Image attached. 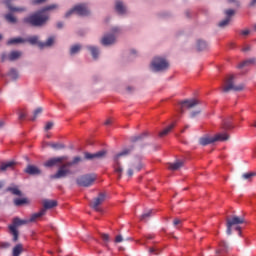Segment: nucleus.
<instances>
[{
	"label": "nucleus",
	"instance_id": "obj_44",
	"mask_svg": "<svg viewBox=\"0 0 256 256\" xmlns=\"http://www.w3.org/2000/svg\"><path fill=\"white\" fill-rule=\"evenodd\" d=\"M154 238H155V235L149 234V235L146 236V238L140 240L138 243H139L140 245H146V242H145L146 239H154Z\"/></svg>",
	"mask_w": 256,
	"mask_h": 256
},
{
	"label": "nucleus",
	"instance_id": "obj_53",
	"mask_svg": "<svg viewBox=\"0 0 256 256\" xmlns=\"http://www.w3.org/2000/svg\"><path fill=\"white\" fill-rule=\"evenodd\" d=\"M180 224H181V220H179L178 218H176V219L173 221L174 227H177V225H180Z\"/></svg>",
	"mask_w": 256,
	"mask_h": 256
},
{
	"label": "nucleus",
	"instance_id": "obj_20",
	"mask_svg": "<svg viewBox=\"0 0 256 256\" xmlns=\"http://www.w3.org/2000/svg\"><path fill=\"white\" fill-rule=\"evenodd\" d=\"M106 152L104 150L96 152L94 154H91L89 152L85 153V159H103V157H105Z\"/></svg>",
	"mask_w": 256,
	"mask_h": 256
},
{
	"label": "nucleus",
	"instance_id": "obj_63",
	"mask_svg": "<svg viewBox=\"0 0 256 256\" xmlns=\"http://www.w3.org/2000/svg\"><path fill=\"white\" fill-rule=\"evenodd\" d=\"M254 127H256V121L254 122Z\"/></svg>",
	"mask_w": 256,
	"mask_h": 256
},
{
	"label": "nucleus",
	"instance_id": "obj_57",
	"mask_svg": "<svg viewBox=\"0 0 256 256\" xmlns=\"http://www.w3.org/2000/svg\"><path fill=\"white\" fill-rule=\"evenodd\" d=\"M19 119H25V113H21Z\"/></svg>",
	"mask_w": 256,
	"mask_h": 256
},
{
	"label": "nucleus",
	"instance_id": "obj_36",
	"mask_svg": "<svg viewBox=\"0 0 256 256\" xmlns=\"http://www.w3.org/2000/svg\"><path fill=\"white\" fill-rule=\"evenodd\" d=\"M227 252V243L221 242L219 245V249L216 251L217 255H221V253Z\"/></svg>",
	"mask_w": 256,
	"mask_h": 256
},
{
	"label": "nucleus",
	"instance_id": "obj_61",
	"mask_svg": "<svg viewBox=\"0 0 256 256\" xmlns=\"http://www.w3.org/2000/svg\"><path fill=\"white\" fill-rule=\"evenodd\" d=\"M230 3H233V1H235V0H228Z\"/></svg>",
	"mask_w": 256,
	"mask_h": 256
},
{
	"label": "nucleus",
	"instance_id": "obj_42",
	"mask_svg": "<svg viewBox=\"0 0 256 256\" xmlns=\"http://www.w3.org/2000/svg\"><path fill=\"white\" fill-rule=\"evenodd\" d=\"M41 113H43V108H37L34 111V115L32 117V121H35V119H37L38 115H41Z\"/></svg>",
	"mask_w": 256,
	"mask_h": 256
},
{
	"label": "nucleus",
	"instance_id": "obj_12",
	"mask_svg": "<svg viewBox=\"0 0 256 256\" xmlns=\"http://www.w3.org/2000/svg\"><path fill=\"white\" fill-rule=\"evenodd\" d=\"M94 181H95L94 175H85L77 179V183L78 185H80V187H90V185H93Z\"/></svg>",
	"mask_w": 256,
	"mask_h": 256
},
{
	"label": "nucleus",
	"instance_id": "obj_51",
	"mask_svg": "<svg viewBox=\"0 0 256 256\" xmlns=\"http://www.w3.org/2000/svg\"><path fill=\"white\" fill-rule=\"evenodd\" d=\"M250 33H251V31L248 30V29H245V30L241 31V35H243L244 37H247V35H249Z\"/></svg>",
	"mask_w": 256,
	"mask_h": 256
},
{
	"label": "nucleus",
	"instance_id": "obj_1",
	"mask_svg": "<svg viewBox=\"0 0 256 256\" xmlns=\"http://www.w3.org/2000/svg\"><path fill=\"white\" fill-rule=\"evenodd\" d=\"M57 5L53 4L48 7H45L44 9L26 17L24 19L25 23H28L29 25H32V27H43L49 21V12L52 9H57Z\"/></svg>",
	"mask_w": 256,
	"mask_h": 256
},
{
	"label": "nucleus",
	"instance_id": "obj_18",
	"mask_svg": "<svg viewBox=\"0 0 256 256\" xmlns=\"http://www.w3.org/2000/svg\"><path fill=\"white\" fill-rule=\"evenodd\" d=\"M4 3L12 13H23L26 11L25 7H13V0H5Z\"/></svg>",
	"mask_w": 256,
	"mask_h": 256
},
{
	"label": "nucleus",
	"instance_id": "obj_15",
	"mask_svg": "<svg viewBox=\"0 0 256 256\" xmlns=\"http://www.w3.org/2000/svg\"><path fill=\"white\" fill-rule=\"evenodd\" d=\"M105 199H107V195L105 193H100L98 197L91 201V207L95 209V211H99V205L104 203Z\"/></svg>",
	"mask_w": 256,
	"mask_h": 256
},
{
	"label": "nucleus",
	"instance_id": "obj_29",
	"mask_svg": "<svg viewBox=\"0 0 256 256\" xmlns=\"http://www.w3.org/2000/svg\"><path fill=\"white\" fill-rule=\"evenodd\" d=\"M30 43V45H38L39 47V43H42L41 41H39V36H30L27 39H25V43Z\"/></svg>",
	"mask_w": 256,
	"mask_h": 256
},
{
	"label": "nucleus",
	"instance_id": "obj_27",
	"mask_svg": "<svg viewBox=\"0 0 256 256\" xmlns=\"http://www.w3.org/2000/svg\"><path fill=\"white\" fill-rule=\"evenodd\" d=\"M86 49L90 51L93 59H99V48L97 46H87Z\"/></svg>",
	"mask_w": 256,
	"mask_h": 256
},
{
	"label": "nucleus",
	"instance_id": "obj_50",
	"mask_svg": "<svg viewBox=\"0 0 256 256\" xmlns=\"http://www.w3.org/2000/svg\"><path fill=\"white\" fill-rule=\"evenodd\" d=\"M115 243H123V236L121 235L116 236Z\"/></svg>",
	"mask_w": 256,
	"mask_h": 256
},
{
	"label": "nucleus",
	"instance_id": "obj_34",
	"mask_svg": "<svg viewBox=\"0 0 256 256\" xmlns=\"http://www.w3.org/2000/svg\"><path fill=\"white\" fill-rule=\"evenodd\" d=\"M175 127V124H171L170 126L166 127L163 131L159 133V137H165L171 133V130Z\"/></svg>",
	"mask_w": 256,
	"mask_h": 256
},
{
	"label": "nucleus",
	"instance_id": "obj_56",
	"mask_svg": "<svg viewBox=\"0 0 256 256\" xmlns=\"http://www.w3.org/2000/svg\"><path fill=\"white\" fill-rule=\"evenodd\" d=\"M113 121L111 119H108L105 121L104 125H111Z\"/></svg>",
	"mask_w": 256,
	"mask_h": 256
},
{
	"label": "nucleus",
	"instance_id": "obj_59",
	"mask_svg": "<svg viewBox=\"0 0 256 256\" xmlns=\"http://www.w3.org/2000/svg\"><path fill=\"white\" fill-rule=\"evenodd\" d=\"M5 185V182H0V189Z\"/></svg>",
	"mask_w": 256,
	"mask_h": 256
},
{
	"label": "nucleus",
	"instance_id": "obj_4",
	"mask_svg": "<svg viewBox=\"0 0 256 256\" xmlns=\"http://www.w3.org/2000/svg\"><path fill=\"white\" fill-rule=\"evenodd\" d=\"M131 153V149H125L122 152L116 154L113 158V167L116 175H118L119 178L123 175V167L121 166V159L123 157H127Z\"/></svg>",
	"mask_w": 256,
	"mask_h": 256
},
{
	"label": "nucleus",
	"instance_id": "obj_28",
	"mask_svg": "<svg viewBox=\"0 0 256 256\" xmlns=\"http://www.w3.org/2000/svg\"><path fill=\"white\" fill-rule=\"evenodd\" d=\"M55 44V37L51 36L49 37L46 42L39 43L40 49H43V47H52V45Z\"/></svg>",
	"mask_w": 256,
	"mask_h": 256
},
{
	"label": "nucleus",
	"instance_id": "obj_46",
	"mask_svg": "<svg viewBox=\"0 0 256 256\" xmlns=\"http://www.w3.org/2000/svg\"><path fill=\"white\" fill-rule=\"evenodd\" d=\"M152 213H153V210H149L148 212L142 214L141 220H142V221H145V219H146L147 217H150Z\"/></svg>",
	"mask_w": 256,
	"mask_h": 256
},
{
	"label": "nucleus",
	"instance_id": "obj_35",
	"mask_svg": "<svg viewBox=\"0 0 256 256\" xmlns=\"http://www.w3.org/2000/svg\"><path fill=\"white\" fill-rule=\"evenodd\" d=\"M8 77L15 81V79H19V72H17L15 69H10L8 72Z\"/></svg>",
	"mask_w": 256,
	"mask_h": 256
},
{
	"label": "nucleus",
	"instance_id": "obj_21",
	"mask_svg": "<svg viewBox=\"0 0 256 256\" xmlns=\"http://www.w3.org/2000/svg\"><path fill=\"white\" fill-rule=\"evenodd\" d=\"M133 169L136 171H141V169H143V164L141 162H137L136 164H129V168L127 170L128 177H133Z\"/></svg>",
	"mask_w": 256,
	"mask_h": 256
},
{
	"label": "nucleus",
	"instance_id": "obj_19",
	"mask_svg": "<svg viewBox=\"0 0 256 256\" xmlns=\"http://www.w3.org/2000/svg\"><path fill=\"white\" fill-rule=\"evenodd\" d=\"M195 49L197 51H207L209 49V43L203 39L196 40Z\"/></svg>",
	"mask_w": 256,
	"mask_h": 256
},
{
	"label": "nucleus",
	"instance_id": "obj_30",
	"mask_svg": "<svg viewBox=\"0 0 256 256\" xmlns=\"http://www.w3.org/2000/svg\"><path fill=\"white\" fill-rule=\"evenodd\" d=\"M25 41L26 40L21 37L11 38L7 41V45H19L21 43H25Z\"/></svg>",
	"mask_w": 256,
	"mask_h": 256
},
{
	"label": "nucleus",
	"instance_id": "obj_2",
	"mask_svg": "<svg viewBox=\"0 0 256 256\" xmlns=\"http://www.w3.org/2000/svg\"><path fill=\"white\" fill-rule=\"evenodd\" d=\"M121 33H123V28H121V26H112L110 32L105 33L101 37L100 43L103 47H111L117 43V37H119Z\"/></svg>",
	"mask_w": 256,
	"mask_h": 256
},
{
	"label": "nucleus",
	"instance_id": "obj_8",
	"mask_svg": "<svg viewBox=\"0 0 256 256\" xmlns=\"http://www.w3.org/2000/svg\"><path fill=\"white\" fill-rule=\"evenodd\" d=\"M29 220H21L20 218H14L12 224L9 226L10 233L13 235V241H17L19 239V231L17 230L18 227L21 225H27Z\"/></svg>",
	"mask_w": 256,
	"mask_h": 256
},
{
	"label": "nucleus",
	"instance_id": "obj_43",
	"mask_svg": "<svg viewBox=\"0 0 256 256\" xmlns=\"http://www.w3.org/2000/svg\"><path fill=\"white\" fill-rule=\"evenodd\" d=\"M256 173L255 172H249V173H245L242 175L243 179H246L248 181H250V179L252 177H255Z\"/></svg>",
	"mask_w": 256,
	"mask_h": 256
},
{
	"label": "nucleus",
	"instance_id": "obj_16",
	"mask_svg": "<svg viewBox=\"0 0 256 256\" xmlns=\"http://www.w3.org/2000/svg\"><path fill=\"white\" fill-rule=\"evenodd\" d=\"M115 11L118 15H127L129 10L127 9V5L121 0L115 1Z\"/></svg>",
	"mask_w": 256,
	"mask_h": 256
},
{
	"label": "nucleus",
	"instance_id": "obj_47",
	"mask_svg": "<svg viewBox=\"0 0 256 256\" xmlns=\"http://www.w3.org/2000/svg\"><path fill=\"white\" fill-rule=\"evenodd\" d=\"M130 55L132 56V57H137V55H139V51L137 50V49H130Z\"/></svg>",
	"mask_w": 256,
	"mask_h": 256
},
{
	"label": "nucleus",
	"instance_id": "obj_54",
	"mask_svg": "<svg viewBox=\"0 0 256 256\" xmlns=\"http://www.w3.org/2000/svg\"><path fill=\"white\" fill-rule=\"evenodd\" d=\"M45 1H47V0H34V3H35L36 5H39V4H41V3H45Z\"/></svg>",
	"mask_w": 256,
	"mask_h": 256
},
{
	"label": "nucleus",
	"instance_id": "obj_17",
	"mask_svg": "<svg viewBox=\"0 0 256 256\" xmlns=\"http://www.w3.org/2000/svg\"><path fill=\"white\" fill-rule=\"evenodd\" d=\"M226 18L219 23V27H227L231 23V17L235 15V10L228 9L225 11Z\"/></svg>",
	"mask_w": 256,
	"mask_h": 256
},
{
	"label": "nucleus",
	"instance_id": "obj_6",
	"mask_svg": "<svg viewBox=\"0 0 256 256\" xmlns=\"http://www.w3.org/2000/svg\"><path fill=\"white\" fill-rule=\"evenodd\" d=\"M245 220L238 216H233L232 218L227 219V235H231V230L234 228L236 231H239V235H241V227L239 225L243 224Z\"/></svg>",
	"mask_w": 256,
	"mask_h": 256
},
{
	"label": "nucleus",
	"instance_id": "obj_26",
	"mask_svg": "<svg viewBox=\"0 0 256 256\" xmlns=\"http://www.w3.org/2000/svg\"><path fill=\"white\" fill-rule=\"evenodd\" d=\"M43 215H45V209H41L39 212L32 214L28 221L29 223H35L37 219L43 217Z\"/></svg>",
	"mask_w": 256,
	"mask_h": 256
},
{
	"label": "nucleus",
	"instance_id": "obj_48",
	"mask_svg": "<svg viewBox=\"0 0 256 256\" xmlns=\"http://www.w3.org/2000/svg\"><path fill=\"white\" fill-rule=\"evenodd\" d=\"M53 122H48L46 125H45V131H51V129H53Z\"/></svg>",
	"mask_w": 256,
	"mask_h": 256
},
{
	"label": "nucleus",
	"instance_id": "obj_52",
	"mask_svg": "<svg viewBox=\"0 0 256 256\" xmlns=\"http://www.w3.org/2000/svg\"><path fill=\"white\" fill-rule=\"evenodd\" d=\"M102 240L105 242V243H109V236L107 234H102Z\"/></svg>",
	"mask_w": 256,
	"mask_h": 256
},
{
	"label": "nucleus",
	"instance_id": "obj_3",
	"mask_svg": "<svg viewBox=\"0 0 256 256\" xmlns=\"http://www.w3.org/2000/svg\"><path fill=\"white\" fill-rule=\"evenodd\" d=\"M150 69L154 71V73L167 71V69H169V61L163 56H156L150 63Z\"/></svg>",
	"mask_w": 256,
	"mask_h": 256
},
{
	"label": "nucleus",
	"instance_id": "obj_31",
	"mask_svg": "<svg viewBox=\"0 0 256 256\" xmlns=\"http://www.w3.org/2000/svg\"><path fill=\"white\" fill-rule=\"evenodd\" d=\"M48 147H51V149H54L55 151H59L61 149H65V145L63 143H55V142H50L48 143Z\"/></svg>",
	"mask_w": 256,
	"mask_h": 256
},
{
	"label": "nucleus",
	"instance_id": "obj_62",
	"mask_svg": "<svg viewBox=\"0 0 256 256\" xmlns=\"http://www.w3.org/2000/svg\"><path fill=\"white\" fill-rule=\"evenodd\" d=\"M0 39H3V36L0 34Z\"/></svg>",
	"mask_w": 256,
	"mask_h": 256
},
{
	"label": "nucleus",
	"instance_id": "obj_23",
	"mask_svg": "<svg viewBox=\"0 0 256 256\" xmlns=\"http://www.w3.org/2000/svg\"><path fill=\"white\" fill-rule=\"evenodd\" d=\"M28 175H41V170L37 166L28 165L25 169Z\"/></svg>",
	"mask_w": 256,
	"mask_h": 256
},
{
	"label": "nucleus",
	"instance_id": "obj_11",
	"mask_svg": "<svg viewBox=\"0 0 256 256\" xmlns=\"http://www.w3.org/2000/svg\"><path fill=\"white\" fill-rule=\"evenodd\" d=\"M66 160L65 156L50 158L44 163V167H61Z\"/></svg>",
	"mask_w": 256,
	"mask_h": 256
},
{
	"label": "nucleus",
	"instance_id": "obj_64",
	"mask_svg": "<svg viewBox=\"0 0 256 256\" xmlns=\"http://www.w3.org/2000/svg\"><path fill=\"white\" fill-rule=\"evenodd\" d=\"M255 29H256V25H255Z\"/></svg>",
	"mask_w": 256,
	"mask_h": 256
},
{
	"label": "nucleus",
	"instance_id": "obj_60",
	"mask_svg": "<svg viewBox=\"0 0 256 256\" xmlns=\"http://www.w3.org/2000/svg\"><path fill=\"white\" fill-rule=\"evenodd\" d=\"M256 0H252L251 5H255Z\"/></svg>",
	"mask_w": 256,
	"mask_h": 256
},
{
	"label": "nucleus",
	"instance_id": "obj_13",
	"mask_svg": "<svg viewBox=\"0 0 256 256\" xmlns=\"http://www.w3.org/2000/svg\"><path fill=\"white\" fill-rule=\"evenodd\" d=\"M23 53L21 51H12L9 54L3 53L1 55L2 61H17L22 57Z\"/></svg>",
	"mask_w": 256,
	"mask_h": 256
},
{
	"label": "nucleus",
	"instance_id": "obj_39",
	"mask_svg": "<svg viewBox=\"0 0 256 256\" xmlns=\"http://www.w3.org/2000/svg\"><path fill=\"white\" fill-rule=\"evenodd\" d=\"M25 203H27V198H17L14 200V205H16L17 207L25 205Z\"/></svg>",
	"mask_w": 256,
	"mask_h": 256
},
{
	"label": "nucleus",
	"instance_id": "obj_14",
	"mask_svg": "<svg viewBox=\"0 0 256 256\" xmlns=\"http://www.w3.org/2000/svg\"><path fill=\"white\" fill-rule=\"evenodd\" d=\"M197 105H199V100L197 99L185 100L180 103V112L183 113L185 109H193Z\"/></svg>",
	"mask_w": 256,
	"mask_h": 256
},
{
	"label": "nucleus",
	"instance_id": "obj_41",
	"mask_svg": "<svg viewBox=\"0 0 256 256\" xmlns=\"http://www.w3.org/2000/svg\"><path fill=\"white\" fill-rule=\"evenodd\" d=\"M148 251L150 255H159V253H161V250L157 247H151Z\"/></svg>",
	"mask_w": 256,
	"mask_h": 256
},
{
	"label": "nucleus",
	"instance_id": "obj_45",
	"mask_svg": "<svg viewBox=\"0 0 256 256\" xmlns=\"http://www.w3.org/2000/svg\"><path fill=\"white\" fill-rule=\"evenodd\" d=\"M80 161H81V157L77 156V157H75V158L73 159L72 162H69V163H67V164H68L69 167H71V165H77V163H80Z\"/></svg>",
	"mask_w": 256,
	"mask_h": 256
},
{
	"label": "nucleus",
	"instance_id": "obj_55",
	"mask_svg": "<svg viewBox=\"0 0 256 256\" xmlns=\"http://www.w3.org/2000/svg\"><path fill=\"white\" fill-rule=\"evenodd\" d=\"M3 127H5V121L0 120V129H3Z\"/></svg>",
	"mask_w": 256,
	"mask_h": 256
},
{
	"label": "nucleus",
	"instance_id": "obj_5",
	"mask_svg": "<svg viewBox=\"0 0 256 256\" xmlns=\"http://www.w3.org/2000/svg\"><path fill=\"white\" fill-rule=\"evenodd\" d=\"M222 89L224 93H227L229 91H243L245 89V85L243 84L235 85V76L230 75L226 78Z\"/></svg>",
	"mask_w": 256,
	"mask_h": 256
},
{
	"label": "nucleus",
	"instance_id": "obj_37",
	"mask_svg": "<svg viewBox=\"0 0 256 256\" xmlns=\"http://www.w3.org/2000/svg\"><path fill=\"white\" fill-rule=\"evenodd\" d=\"M80 51H81V45L79 44L73 45L70 49L71 55H77V53H79Z\"/></svg>",
	"mask_w": 256,
	"mask_h": 256
},
{
	"label": "nucleus",
	"instance_id": "obj_24",
	"mask_svg": "<svg viewBox=\"0 0 256 256\" xmlns=\"http://www.w3.org/2000/svg\"><path fill=\"white\" fill-rule=\"evenodd\" d=\"M183 167V161L178 160L174 163H168V169L170 171H178V169H181Z\"/></svg>",
	"mask_w": 256,
	"mask_h": 256
},
{
	"label": "nucleus",
	"instance_id": "obj_49",
	"mask_svg": "<svg viewBox=\"0 0 256 256\" xmlns=\"http://www.w3.org/2000/svg\"><path fill=\"white\" fill-rule=\"evenodd\" d=\"M199 113H201V110H196L194 112H191L190 113L191 119H195V117H197V115H199Z\"/></svg>",
	"mask_w": 256,
	"mask_h": 256
},
{
	"label": "nucleus",
	"instance_id": "obj_38",
	"mask_svg": "<svg viewBox=\"0 0 256 256\" xmlns=\"http://www.w3.org/2000/svg\"><path fill=\"white\" fill-rule=\"evenodd\" d=\"M7 191L12 192V195H17L18 197H21V191L19 190V188L17 186L9 187L7 189Z\"/></svg>",
	"mask_w": 256,
	"mask_h": 256
},
{
	"label": "nucleus",
	"instance_id": "obj_7",
	"mask_svg": "<svg viewBox=\"0 0 256 256\" xmlns=\"http://www.w3.org/2000/svg\"><path fill=\"white\" fill-rule=\"evenodd\" d=\"M229 139V135L227 133L216 134L215 136H204L200 138V145H211V143H215V141H227Z\"/></svg>",
	"mask_w": 256,
	"mask_h": 256
},
{
	"label": "nucleus",
	"instance_id": "obj_58",
	"mask_svg": "<svg viewBox=\"0 0 256 256\" xmlns=\"http://www.w3.org/2000/svg\"><path fill=\"white\" fill-rule=\"evenodd\" d=\"M2 247H9V243H4V244H2Z\"/></svg>",
	"mask_w": 256,
	"mask_h": 256
},
{
	"label": "nucleus",
	"instance_id": "obj_10",
	"mask_svg": "<svg viewBox=\"0 0 256 256\" xmlns=\"http://www.w3.org/2000/svg\"><path fill=\"white\" fill-rule=\"evenodd\" d=\"M67 175H71V170L68 164H63L59 167L58 171L51 176V179H64Z\"/></svg>",
	"mask_w": 256,
	"mask_h": 256
},
{
	"label": "nucleus",
	"instance_id": "obj_22",
	"mask_svg": "<svg viewBox=\"0 0 256 256\" xmlns=\"http://www.w3.org/2000/svg\"><path fill=\"white\" fill-rule=\"evenodd\" d=\"M16 165L15 161L2 162L0 164V171H9V169H14Z\"/></svg>",
	"mask_w": 256,
	"mask_h": 256
},
{
	"label": "nucleus",
	"instance_id": "obj_40",
	"mask_svg": "<svg viewBox=\"0 0 256 256\" xmlns=\"http://www.w3.org/2000/svg\"><path fill=\"white\" fill-rule=\"evenodd\" d=\"M5 19L8 21V23H17V18H15V16H13L11 13L6 14Z\"/></svg>",
	"mask_w": 256,
	"mask_h": 256
},
{
	"label": "nucleus",
	"instance_id": "obj_25",
	"mask_svg": "<svg viewBox=\"0 0 256 256\" xmlns=\"http://www.w3.org/2000/svg\"><path fill=\"white\" fill-rule=\"evenodd\" d=\"M57 205L55 200H43V207L45 209V213H47V209H53Z\"/></svg>",
	"mask_w": 256,
	"mask_h": 256
},
{
	"label": "nucleus",
	"instance_id": "obj_33",
	"mask_svg": "<svg viewBox=\"0 0 256 256\" xmlns=\"http://www.w3.org/2000/svg\"><path fill=\"white\" fill-rule=\"evenodd\" d=\"M255 58H250L247 59L245 61H243L242 63L239 64L240 69H242V67H249V65H255Z\"/></svg>",
	"mask_w": 256,
	"mask_h": 256
},
{
	"label": "nucleus",
	"instance_id": "obj_9",
	"mask_svg": "<svg viewBox=\"0 0 256 256\" xmlns=\"http://www.w3.org/2000/svg\"><path fill=\"white\" fill-rule=\"evenodd\" d=\"M89 15V8L85 4L76 5L74 8L66 12L65 17H71V15Z\"/></svg>",
	"mask_w": 256,
	"mask_h": 256
},
{
	"label": "nucleus",
	"instance_id": "obj_32",
	"mask_svg": "<svg viewBox=\"0 0 256 256\" xmlns=\"http://www.w3.org/2000/svg\"><path fill=\"white\" fill-rule=\"evenodd\" d=\"M23 253V245L17 244L12 250V256H19Z\"/></svg>",
	"mask_w": 256,
	"mask_h": 256
}]
</instances>
